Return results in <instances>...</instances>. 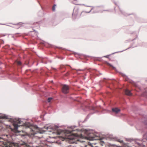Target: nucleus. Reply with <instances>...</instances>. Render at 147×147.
<instances>
[{
  "mask_svg": "<svg viewBox=\"0 0 147 147\" xmlns=\"http://www.w3.org/2000/svg\"><path fill=\"white\" fill-rule=\"evenodd\" d=\"M53 99V98H49L48 99L47 101L48 102H50L51 100Z\"/></svg>",
  "mask_w": 147,
  "mask_h": 147,
  "instance_id": "f8f14e48",
  "label": "nucleus"
},
{
  "mask_svg": "<svg viewBox=\"0 0 147 147\" xmlns=\"http://www.w3.org/2000/svg\"><path fill=\"white\" fill-rule=\"evenodd\" d=\"M25 147H27V146H26Z\"/></svg>",
  "mask_w": 147,
  "mask_h": 147,
  "instance_id": "412c9836",
  "label": "nucleus"
},
{
  "mask_svg": "<svg viewBox=\"0 0 147 147\" xmlns=\"http://www.w3.org/2000/svg\"><path fill=\"white\" fill-rule=\"evenodd\" d=\"M80 70H80V69H78V70H77V71H80Z\"/></svg>",
  "mask_w": 147,
  "mask_h": 147,
  "instance_id": "a211bd4d",
  "label": "nucleus"
},
{
  "mask_svg": "<svg viewBox=\"0 0 147 147\" xmlns=\"http://www.w3.org/2000/svg\"><path fill=\"white\" fill-rule=\"evenodd\" d=\"M22 122L21 121L20 119H14L13 120V124L14 126V128L13 131L16 133H19L20 131H18V128L20 126H22V125L21 124Z\"/></svg>",
  "mask_w": 147,
  "mask_h": 147,
  "instance_id": "f03ea898",
  "label": "nucleus"
},
{
  "mask_svg": "<svg viewBox=\"0 0 147 147\" xmlns=\"http://www.w3.org/2000/svg\"><path fill=\"white\" fill-rule=\"evenodd\" d=\"M56 6V5L54 4L52 7V11H55V7Z\"/></svg>",
  "mask_w": 147,
  "mask_h": 147,
  "instance_id": "9b49d317",
  "label": "nucleus"
},
{
  "mask_svg": "<svg viewBox=\"0 0 147 147\" xmlns=\"http://www.w3.org/2000/svg\"><path fill=\"white\" fill-rule=\"evenodd\" d=\"M25 126H26L28 127H31V128H30V129L31 131L33 132L32 133H31V134L34 135L35 134H36V133L35 132V130L34 129H35V128L37 129V127H33V126H31V125L30 123H28L25 124Z\"/></svg>",
  "mask_w": 147,
  "mask_h": 147,
  "instance_id": "20e7f679",
  "label": "nucleus"
},
{
  "mask_svg": "<svg viewBox=\"0 0 147 147\" xmlns=\"http://www.w3.org/2000/svg\"><path fill=\"white\" fill-rule=\"evenodd\" d=\"M79 12L78 9H76L74 10L73 13V16H77Z\"/></svg>",
  "mask_w": 147,
  "mask_h": 147,
  "instance_id": "6e6552de",
  "label": "nucleus"
},
{
  "mask_svg": "<svg viewBox=\"0 0 147 147\" xmlns=\"http://www.w3.org/2000/svg\"><path fill=\"white\" fill-rule=\"evenodd\" d=\"M125 94L128 96H131L132 94L131 92L130 91L127 89H126L125 91Z\"/></svg>",
  "mask_w": 147,
  "mask_h": 147,
  "instance_id": "1a4fd4ad",
  "label": "nucleus"
},
{
  "mask_svg": "<svg viewBox=\"0 0 147 147\" xmlns=\"http://www.w3.org/2000/svg\"><path fill=\"white\" fill-rule=\"evenodd\" d=\"M118 141L121 143H122L123 142V140H118Z\"/></svg>",
  "mask_w": 147,
  "mask_h": 147,
  "instance_id": "2eb2a0df",
  "label": "nucleus"
},
{
  "mask_svg": "<svg viewBox=\"0 0 147 147\" xmlns=\"http://www.w3.org/2000/svg\"><path fill=\"white\" fill-rule=\"evenodd\" d=\"M9 129H11V128L10 127Z\"/></svg>",
  "mask_w": 147,
  "mask_h": 147,
  "instance_id": "6ab92c4d",
  "label": "nucleus"
},
{
  "mask_svg": "<svg viewBox=\"0 0 147 147\" xmlns=\"http://www.w3.org/2000/svg\"><path fill=\"white\" fill-rule=\"evenodd\" d=\"M1 139V138L0 137V139Z\"/></svg>",
  "mask_w": 147,
  "mask_h": 147,
  "instance_id": "aec40b11",
  "label": "nucleus"
},
{
  "mask_svg": "<svg viewBox=\"0 0 147 147\" xmlns=\"http://www.w3.org/2000/svg\"><path fill=\"white\" fill-rule=\"evenodd\" d=\"M25 144H22L20 145L18 143H11L10 142V147L13 146L14 147H23L24 145Z\"/></svg>",
  "mask_w": 147,
  "mask_h": 147,
  "instance_id": "423d86ee",
  "label": "nucleus"
},
{
  "mask_svg": "<svg viewBox=\"0 0 147 147\" xmlns=\"http://www.w3.org/2000/svg\"><path fill=\"white\" fill-rule=\"evenodd\" d=\"M12 121V119H10V122L11 121Z\"/></svg>",
  "mask_w": 147,
  "mask_h": 147,
  "instance_id": "f3484780",
  "label": "nucleus"
},
{
  "mask_svg": "<svg viewBox=\"0 0 147 147\" xmlns=\"http://www.w3.org/2000/svg\"><path fill=\"white\" fill-rule=\"evenodd\" d=\"M0 118L2 119H6L7 118V116L5 115L1 116L0 117Z\"/></svg>",
  "mask_w": 147,
  "mask_h": 147,
  "instance_id": "9d476101",
  "label": "nucleus"
},
{
  "mask_svg": "<svg viewBox=\"0 0 147 147\" xmlns=\"http://www.w3.org/2000/svg\"><path fill=\"white\" fill-rule=\"evenodd\" d=\"M86 138L87 139L89 140H97V142H96L92 143L90 142H89L88 144L90 145L92 147H97V146H93V145H95L97 143H99L101 146H102L104 144V143L103 141L100 140H101V139L99 138L96 136H88L86 137Z\"/></svg>",
  "mask_w": 147,
  "mask_h": 147,
  "instance_id": "f257e3e1",
  "label": "nucleus"
},
{
  "mask_svg": "<svg viewBox=\"0 0 147 147\" xmlns=\"http://www.w3.org/2000/svg\"><path fill=\"white\" fill-rule=\"evenodd\" d=\"M112 111L113 112H114L117 114L118 113L120 112V110L117 108H115L112 109Z\"/></svg>",
  "mask_w": 147,
  "mask_h": 147,
  "instance_id": "0eeeda50",
  "label": "nucleus"
},
{
  "mask_svg": "<svg viewBox=\"0 0 147 147\" xmlns=\"http://www.w3.org/2000/svg\"><path fill=\"white\" fill-rule=\"evenodd\" d=\"M108 65H109L110 67H112V68H113V69H114L115 67H113V66L111 65V64H109V63H108Z\"/></svg>",
  "mask_w": 147,
  "mask_h": 147,
  "instance_id": "dca6fc26",
  "label": "nucleus"
},
{
  "mask_svg": "<svg viewBox=\"0 0 147 147\" xmlns=\"http://www.w3.org/2000/svg\"><path fill=\"white\" fill-rule=\"evenodd\" d=\"M16 63L18 65H21V63L20 61H17L16 62Z\"/></svg>",
  "mask_w": 147,
  "mask_h": 147,
  "instance_id": "4468645a",
  "label": "nucleus"
},
{
  "mask_svg": "<svg viewBox=\"0 0 147 147\" xmlns=\"http://www.w3.org/2000/svg\"><path fill=\"white\" fill-rule=\"evenodd\" d=\"M57 134L60 135L62 134V132L61 131H58L57 132Z\"/></svg>",
  "mask_w": 147,
  "mask_h": 147,
  "instance_id": "ddd939ff",
  "label": "nucleus"
},
{
  "mask_svg": "<svg viewBox=\"0 0 147 147\" xmlns=\"http://www.w3.org/2000/svg\"><path fill=\"white\" fill-rule=\"evenodd\" d=\"M64 136L62 137L63 138L68 139L70 140H75L76 138V137L77 136V134H76L71 135V133L70 132L69 134H66L64 133Z\"/></svg>",
  "mask_w": 147,
  "mask_h": 147,
  "instance_id": "7ed1b4c3",
  "label": "nucleus"
},
{
  "mask_svg": "<svg viewBox=\"0 0 147 147\" xmlns=\"http://www.w3.org/2000/svg\"><path fill=\"white\" fill-rule=\"evenodd\" d=\"M69 88L68 86L64 85L62 88V91L63 93L66 94L69 92Z\"/></svg>",
  "mask_w": 147,
  "mask_h": 147,
  "instance_id": "39448f33",
  "label": "nucleus"
}]
</instances>
